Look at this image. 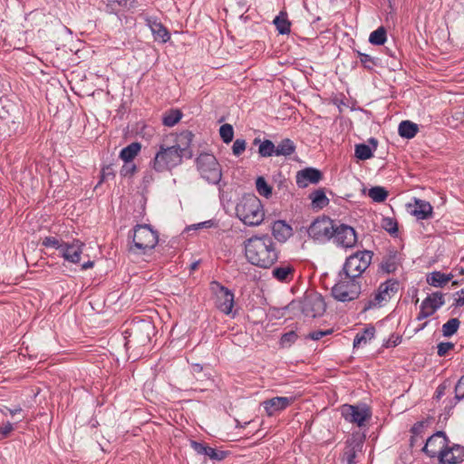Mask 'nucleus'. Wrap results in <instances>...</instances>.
Listing matches in <instances>:
<instances>
[{
    "instance_id": "22",
    "label": "nucleus",
    "mask_w": 464,
    "mask_h": 464,
    "mask_svg": "<svg viewBox=\"0 0 464 464\" xmlns=\"http://www.w3.org/2000/svg\"><path fill=\"white\" fill-rule=\"evenodd\" d=\"M464 459V449L459 445L446 446L440 461L443 464H457Z\"/></svg>"
},
{
    "instance_id": "11",
    "label": "nucleus",
    "mask_w": 464,
    "mask_h": 464,
    "mask_svg": "<svg viewBox=\"0 0 464 464\" xmlns=\"http://www.w3.org/2000/svg\"><path fill=\"white\" fill-rule=\"evenodd\" d=\"M210 289L216 295L217 307L226 314H231L234 306V295L218 282H212Z\"/></svg>"
},
{
    "instance_id": "50",
    "label": "nucleus",
    "mask_w": 464,
    "mask_h": 464,
    "mask_svg": "<svg viewBox=\"0 0 464 464\" xmlns=\"http://www.w3.org/2000/svg\"><path fill=\"white\" fill-rule=\"evenodd\" d=\"M360 61L367 68H370L371 65L373 64L372 57L368 54L360 53Z\"/></svg>"
},
{
    "instance_id": "45",
    "label": "nucleus",
    "mask_w": 464,
    "mask_h": 464,
    "mask_svg": "<svg viewBox=\"0 0 464 464\" xmlns=\"http://www.w3.org/2000/svg\"><path fill=\"white\" fill-rule=\"evenodd\" d=\"M297 339V335L295 332L291 331L285 334L281 337L280 343L283 347L290 346Z\"/></svg>"
},
{
    "instance_id": "25",
    "label": "nucleus",
    "mask_w": 464,
    "mask_h": 464,
    "mask_svg": "<svg viewBox=\"0 0 464 464\" xmlns=\"http://www.w3.org/2000/svg\"><path fill=\"white\" fill-rule=\"evenodd\" d=\"M452 278V275H446L444 273L436 271L427 276V283L435 287H441L450 282Z\"/></svg>"
},
{
    "instance_id": "26",
    "label": "nucleus",
    "mask_w": 464,
    "mask_h": 464,
    "mask_svg": "<svg viewBox=\"0 0 464 464\" xmlns=\"http://www.w3.org/2000/svg\"><path fill=\"white\" fill-rule=\"evenodd\" d=\"M140 150L141 145L139 142H132L121 150L120 158L123 161L133 162V160L138 156Z\"/></svg>"
},
{
    "instance_id": "18",
    "label": "nucleus",
    "mask_w": 464,
    "mask_h": 464,
    "mask_svg": "<svg viewBox=\"0 0 464 464\" xmlns=\"http://www.w3.org/2000/svg\"><path fill=\"white\" fill-rule=\"evenodd\" d=\"M84 244L79 240H73L72 243H63L60 254L68 262L77 264L81 260V254Z\"/></svg>"
},
{
    "instance_id": "4",
    "label": "nucleus",
    "mask_w": 464,
    "mask_h": 464,
    "mask_svg": "<svg viewBox=\"0 0 464 464\" xmlns=\"http://www.w3.org/2000/svg\"><path fill=\"white\" fill-rule=\"evenodd\" d=\"M159 242L158 232L150 226L140 225L135 227L132 235V244L130 251L133 254L141 255L152 250Z\"/></svg>"
},
{
    "instance_id": "13",
    "label": "nucleus",
    "mask_w": 464,
    "mask_h": 464,
    "mask_svg": "<svg viewBox=\"0 0 464 464\" xmlns=\"http://www.w3.org/2000/svg\"><path fill=\"white\" fill-rule=\"evenodd\" d=\"M443 304L444 298L441 293L437 292L430 295L422 301L417 320L421 321L432 315Z\"/></svg>"
},
{
    "instance_id": "47",
    "label": "nucleus",
    "mask_w": 464,
    "mask_h": 464,
    "mask_svg": "<svg viewBox=\"0 0 464 464\" xmlns=\"http://www.w3.org/2000/svg\"><path fill=\"white\" fill-rule=\"evenodd\" d=\"M454 344L452 343L447 342V343H440L438 344V354L440 356H445L449 351L453 349Z\"/></svg>"
},
{
    "instance_id": "41",
    "label": "nucleus",
    "mask_w": 464,
    "mask_h": 464,
    "mask_svg": "<svg viewBox=\"0 0 464 464\" xmlns=\"http://www.w3.org/2000/svg\"><path fill=\"white\" fill-rule=\"evenodd\" d=\"M219 134H220L222 140L225 143L231 142L234 138V129H233L232 125H230L228 123L223 124L219 128Z\"/></svg>"
},
{
    "instance_id": "8",
    "label": "nucleus",
    "mask_w": 464,
    "mask_h": 464,
    "mask_svg": "<svg viewBox=\"0 0 464 464\" xmlns=\"http://www.w3.org/2000/svg\"><path fill=\"white\" fill-rule=\"evenodd\" d=\"M153 332V326L149 322L135 324L131 329L125 343L127 349H130L136 345H146L150 341V334Z\"/></svg>"
},
{
    "instance_id": "17",
    "label": "nucleus",
    "mask_w": 464,
    "mask_h": 464,
    "mask_svg": "<svg viewBox=\"0 0 464 464\" xmlns=\"http://www.w3.org/2000/svg\"><path fill=\"white\" fill-rule=\"evenodd\" d=\"M406 209L417 219L421 220L430 218L433 214V208L430 202L417 198L406 204Z\"/></svg>"
},
{
    "instance_id": "48",
    "label": "nucleus",
    "mask_w": 464,
    "mask_h": 464,
    "mask_svg": "<svg viewBox=\"0 0 464 464\" xmlns=\"http://www.w3.org/2000/svg\"><path fill=\"white\" fill-rule=\"evenodd\" d=\"M331 333H332L331 330H326V331L318 330V331H314V332L310 333L307 335V337L312 340L317 341V340H320L321 338H323L324 336L330 334Z\"/></svg>"
},
{
    "instance_id": "27",
    "label": "nucleus",
    "mask_w": 464,
    "mask_h": 464,
    "mask_svg": "<svg viewBox=\"0 0 464 464\" xmlns=\"http://www.w3.org/2000/svg\"><path fill=\"white\" fill-rule=\"evenodd\" d=\"M398 131L401 137L411 139L418 132V125L410 121H403L400 123Z\"/></svg>"
},
{
    "instance_id": "24",
    "label": "nucleus",
    "mask_w": 464,
    "mask_h": 464,
    "mask_svg": "<svg viewBox=\"0 0 464 464\" xmlns=\"http://www.w3.org/2000/svg\"><path fill=\"white\" fill-rule=\"evenodd\" d=\"M147 24L150 27L155 41L167 43L169 40L170 34L161 23L153 19H148Z\"/></svg>"
},
{
    "instance_id": "61",
    "label": "nucleus",
    "mask_w": 464,
    "mask_h": 464,
    "mask_svg": "<svg viewBox=\"0 0 464 464\" xmlns=\"http://www.w3.org/2000/svg\"><path fill=\"white\" fill-rule=\"evenodd\" d=\"M257 142H260V140H257V139H256V140H255V143H257Z\"/></svg>"
},
{
    "instance_id": "56",
    "label": "nucleus",
    "mask_w": 464,
    "mask_h": 464,
    "mask_svg": "<svg viewBox=\"0 0 464 464\" xmlns=\"http://www.w3.org/2000/svg\"><path fill=\"white\" fill-rule=\"evenodd\" d=\"M108 4L113 5H126L129 0H107Z\"/></svg>"
},
{
    "instance_id": "54",
    "label": "nucleus",
    "mask_w": 464,
    "mask_h": 464,
    "mask_svg": "<svg viewBox=\"0 0 464 464\" xmlns=\"http://www.w3.org/2000/svg\"><path fill=\"white\" fill-rule=\"evenodd\" d=\"M22 411L20 407H17L15 409H9L8 407H4L2 410V412L6 414L7 412L10 413L12 416L15 415L16 413H19Z\"/></svg>"
},
{
    "instance_id": "37",
    "label": "nucleus",
    "mask_w": 464,
    "mask_h": 464,
    "mask_svg": "<svg viewBox=\"0 0 464 464\" xmlns=\"http://www.w3.org/2000/svg\"><path fill=\"white\" fill-rule=\"evenodd\" d=\"M371 44L375 45H382L386 42V31L383 27H379L373 31L369 37Z\"/></svg>"
},
{
    "instance_id": "6",
    "label": "nucleus",
    "mask_w": 464,
    "mask_h": 464,
    "mask_svg": "<svg viewBox=\"0 0 464 464\" xmlns=\"http://www.w3.org/2000/svg\"><path fill=\"white\" fill-rule=\"evenodd\" d=\"M332 288L333 296L340 302H348L356 299L361 293L360 282L343 275Z\"/></svg>"
},
{
    "instance_id": "39",
    "label": "nucleus",
    "mask_w": 464,
    "mask_h": 464,
    "mask_svg": "<svg viewBox=\"0 0 464 464\" xmlns=\"http://www.w3.org/2000/svg\"><path fill=\"white\" fill-rule=\"evenodd\" d=\"M181 112L178 110H173L167 112L163 117V123L165 126L172 127L181 119Z\"/></svg>"
},
{
    "instance_id": "60",
    "label": "nucleus",
    "mask_w": 464,
    "mask_h": 464,
    "mask_svg": "<svg viewBox=\"0 0 464 464\" xmlns=\"http://www.w3.org/2000/svg\"><path fill=\"white\" fill-rule=\"evenodd\" d=\"M104 178H105V176H104V173H102V180H101V182L104 180Z\"/></svg>"
},
{
    "instance_id": "3",
    "label": "nucleus",
    "mask_w": 464,
    "mask_h": 464,
    "mask_svg": "<svg viewBox=\"0 0 464 464\" xmlns=\"http://www.w3.org/2000/svg\"><path fill=\"white\" fill-rule=\"evenodd\" d=\"M236 215L245 225L259 226L265 218V210L260 199L255 195L243 197L236 207Z\"/></svg>"
},
{
    "instance_id": "36",
    "label": "nucleus",
    "mask_w": 464,
    "mask_h": 464,
    "mask_svg": "<svg viewBox=\"0 0 464 464\" xmlns=\"http://www.w3.org/2000/svg\"><path fill=\"white\" fill-rule=\"evenodd\" d=\"M256 188L259 195L268 198L272 195V188L267 184L263 177H258L256 180Z\"/></svg>"
},
{
    "instance_id": "9",
    "label": "nucleus",
    "mask_w": 464,
    "mask_h": 464,
    "mask_svg": "<svg viewBox=\"0 0 464 464\" xmlns=\"http://www.w3.org/2000/svg\"><path fill=\"white\" fill-rule=\"evenodd\" d=\"M334 226L333 221L325 217L315 219L308 229L309 236L316 241L325 242L333 237Z\"/></svg>"
},
{
    "instance_id": "49",
    "label": "nucleus",
    "mask_w": 464,
    "mask_h": 464,
    "mask_svg": "<svg viewBox=\"0 0 464 464\" xmlns=\"http://www.w3.org/2000/svg\"><path fill=\"white\" fill-rule=\"evenodd\" d=\"M456 398H464V375L459 379L455 387Z\"/></svg>"
},
{
    "instance_id": "55",
    "label": "nucleus",
    "mask_w": 464,
    "mask_h": 464,
    "mask_svg": "<svg viewBox=\"0 0 464 464\" xmlns=\"http://www.w3.org/2000/svg\"><path fill=\"white\" fill-rule=\"evenodd\" d=\"M401 337L392 336L388 342V346H396L401 343Z\"/></svg>"
},
{
    "instance_id": "32",
    "label": "nucleus",
    "mask_w": 464,
    "mask_h": 464,
    "mask_svg": "<svg viewBox=\"0 0 464 464\" xmlns=\"http://www.w3.org/2000/svg\"><path fill=\"white\" fill-rule=\"evenodd\" d=\"M310 198L312 200V206L315 208H323L329 202V199L325 196V193L320 189L313 192L310 195Z\"/></svg>"
},
{
    "instance_id": "52",
    "label": "nucleus",
    "mask_w": 464,
    "mask_h": 464,
    "mask_svg": "<svg viewBox=\"0 0 464 464\" xmlns=\"http://www.w3.org/2000/svg\"><path fill=\"white\" fill-rule=\"evenodd\" d=\"M456 299H455V302H456V305L458 306H461L464 304V288L461 289L460 291L457 292L456 293Z\"/></svg>"
},
{
    "instance_id": "12",
    "label": "nucleus",
    "mask_w": 464,
    "mask_h": 464,
    "mask_svg": "<svg viewBox=\"0 0 464 464\" xmlns=\"http://www.w3.org/2000/svg\"><path fill=\"white\" fill-rule=\"evenodd\" d=\"M398 283L393 280H388L380 285L378 290L369 300V307L382 306L387 303L398 291Z\"/></svg>"
},
{
    "instance_id": "51",
    "label": "nucleus",
    "mask_w": 464,
    "mask_h": 464,
    "mask_svg": "<svg viewBox=\"0 0 464 464\" xmlns=\"http://www.w3.org/2000/svg\"><path fill=\"white\" fill-rule=\"evenodd\" d=\"M214 226H215L214 221L208 220V221H204V222H200V223H198L196 225H193L192 227L194 229H198V228H209V227H212Z\"/></svg>"
},
{
    "instance_id": "14",
    "label": "nucleus",
    "mask_w": 464,
    "mask_h": 464,
    "mask_svg": "<svg viewBox=\"0 0 464 464\" xmlns=\"http://www.w3.org/2000/svg\"><path fill=\"white\" fill-rule=\"evenodd\" d=\"M334 242L344 248H350L355 246L357 237L355 230L347 225H340L334 230Z\"/></svg>"
},
{
    "instance_id": "5",
    "label": "nucleus",
    "mask_w": 464,
    "mask_h": 464,
    "mask_svg": "<svg viewBox=\"0 0 464 464\" xmlns=\"http://www.w3.org/2000/svg\"><path fill=\"white\" fill-rule=\"evenodd\" d=\"M196 164L200 176L208 182L218 184L221 180V167L213 154H199L196 159Z\"/></svg>"
},
{
    "instance_id": "31",
    "label": "nucleus",
    "mask_w": 464,
    "mask_h": 464,
    "mask_svg": "<svg viewBox=\"0 0 464 464\" xmlns=\"http://www.w3.org/2000/svg\"><path fill=\"white\" fill-rule=\"evenodd\" d=\"M295 145L289 139L283 140L276 147V156H289L295 151Z\"/></svg>"
},
{
    "instance_id": "23",
    "label": "nucleus",
    "mask_w": 464,
    "mask_h": 464,
    "mask_svg": "<svg viewBox=\"0 0 464 464\" xmlns=\"http://www.w3.org/2000/svg\"><path fill=\"white\" fill-rule=\"evenodd\" d=\"M272 234L274 237L281 242H285L293 235V228L284 220H276L272 225Z\"/></svg>"
},
{
    "instance_id": "40",
    "label": "nucleus",
    "mask_w": 464,
    "mask_h": 464,
    "mask_svg": "<svg viewBox=\"0 0 464 464\" xmlns=\"http://www.w3.org/2000/svg\"><path fill=\"white\" fill-rule=\"evenodd\" d=\"M355 156L361 160H366L372 157V151L368 145L359 144L355 147Z\"/></svg>"
},
{
    "instance_id": "2",
    "label": "nucleus",
    "mask_w": 464,
    "mask_h": 464,
    "mask_svg": "<svg viewBox=\"0 0 464 464\" xmlns=\"http://www.w3.org/2000/svg\"><path fill=\"white\" fill-rule=\"evenodd\" d=\"M245 255L249 263L260 267H269L277 260V250L267 235L256 236L245 241Z\"/></svg>"
},
{
    "instance_id": "15",
    "label": "nucleus",
    "mask_w": 464,
    "mask_h": 464,
    "mask_svg": "<svg viewBox=\"0 0 464 464\" xmlns=\"http://www.w3.org/2000/svg\"><path fill=\"white\" fill-rule=\"evenodd\" d=\"M447 445L448 440L445 434L439 431L427 440L423 451L430 457H438L440 459Z\"/></svg>"
},
{
    "instance_id": "43",
    "label": "nucleus",
    "mask_w": 464,
    "mask_h": 464,
    "mask_svg": "<svg viewBox=\"0 0 464 464\" xmlns=\"http://www.w3.org/2000/svg\"><path fill=\"white\" fill-rule=\"evenodd\" d=\"M382 227L390 234H395L398 231L397 223L391 218H382Z\"/></svg>"
},
{
    "instance_id": "53",
    "label": "nucleus",
    "mask_w": 464,
    "mask_h": 464,
    "mask_svg": "<svg viewBox=\"0 0 464 464\" xmlns=\"http://www.w3.org/2000/svg\"><path fill=\"white\" fill-rule=\"evenodd\" d=\"M13 430V425L10 422H6L0 428V432L5 437Z\"/></svg>"
},
{
    "instance_id": "34",
    "label": "nucleus",
    "mask_w": 464,
    "mask_h": 464,
    "mask_svg": "<svg viewBox=\"0 0 464 464\" xmlns=\"http://www.w3.org/2000/svg\"><path fill=\"white\" fill-rule=\"evenodd\" d=\"M272 274L279 281H288L292 277L293 268L290 266H278L273 269Z\"/></svg>"
},
{
    "instance_id": "7",
    "label": "nucleus",
    "mask_w": 464,
    "mask_h": 464,
    "mask_svg": "<svg viewBox=\"0 0 464 464\" xmlns=\"http://www.w3.org/2000/svg\"><path fill=\"white\" fill-rule=\"evenodd\" d=\"M372 261V253L370 251H361L350 256L343 266V276L356 279L367 269Z\"/></svg>"
},
{
    "instance_id": "1",
    "label": "nucleus",
    "mask_w": 464,
    "mask_h": 464,
    "mask_svg": "<svg viewBox=\"0 0 464 464\" xmlns=\"http://www.w3.org/2000/svg\"><path fill=\"white\" fill-rule=\"evenodd\" d=\"M192 140L193 133L189 130L166 135L150 162V169L158 173L171 171L182 163L183 158H191Z\"/></svg>"
},
{
    "instance_id": "16",
    "label": "nucleus",
    "mask_w": 464,
    "mask_h": 464,
    "mask_svg": "<svg viewBox=\"0 0 464 464\" xmlns=\"http://www.w3.org/2000/svg\"><path fill=\"white\" fill-rule=\"evenodd\" d=\"M325 303L323 296L317 293L307 295L304 301L303 312L307 316L316 317L325 311Z\"/></svg>"
},
{
    "instance_id": "35",
    "label": "nucleus",
    "mask_w": 464,
    "mask_h": 464,
    "mask_svg": "<svg viewBox=\"0 0 464 464\" xmlns=\"http://www.w3.org/2000/svg\"><path fill=\"white\" fill-rule=\"evenodd\" d=\"M258 153L261 157H271L276 155V146L269 140L261 141L258 147Z\"/></svg>"
},
{
    "instance_id": "57",
    "label": "nucleus",
    "mask_w": 464,
    "mask_h": 464,
    "mask_svg": "<svg viewBox=\"0 0 464 464\" xmlns=\"http://www.w3.org/2000/svg\"><path fill=\"white\" fill-rule=\"evenodd\" d=\"M94 263L92 261L85 262L82 265V268L83 270H86L88 268H92L93 266Z\"/></svg>"
},
{
    "instance_id": "42",
    "label": "nucleus",
    "mask_w": 464,
    "mask_h": 464,
    "mask_svg": "<svg viewBox=\"0 0 464 464\" xmlns=\"http://www.w3.org/2000/svg\"><path fill=\"white\" fill-rule=\"evenodd\" d=\"M137 171V166L133 162L124 161L123 166L121 169L120 174L122 177H131Z\"/></svg>"
},
{
    "instance_id": "59",
    "label": "nucleus",
    "mask_w": 464,
    "mask_h": 464,
    "mask_svg": "<svg viewBox=\"0 0 464 464\" xmlns=\"http://www.w3.org/2000/svg\"><path fill=\"white\" fill-rule=\"evenodd\" d=\"M150 180H152V177L151 176H145L144 177V181L145 182H150Z\"/></svg>"
},
{
    "instance_id": "46",
    "label": "nucleus",
    "mask_w": 464,
    "mask_h": 464,
    "mask_svg": "<svg viewBox=\"0 0 464 464\" xmlns=\"http://www.w3.org/2000/svg\"><path fill=\"white\" fill-rule=\"evenodd\" d=\"M43 245L46 247L56 248L61 252V247L63 246V243H60V241L55 237H47L43 240Z\"/></svg>"
},
{
    "instance_id": "33",
    "label": "nucleus",
    "mask_w": 464,
    "mask_h": 464,
    "mask_svg": "<svg viewBox=\"0 0 464 464\" xmlns=\"http://www.w3.org/2000/svg\"><path fill=\"white\" fill-rule=\"evenodd\" d=\"M274 24L279 34H285L290 32V22L285 13H280L275 20Z\"/></svg>"
},
{
    "instance_id": "29",
    "label": "nucleus",
    "mask_w": 464,
    "mask_h": 464,
    "mask_svg": "<svg viewBox=\"0 0 464 464\" xmlns=\"http://www.w3.org/2000/svg\"><path fill=\"white\" fill-rule=\"evenodd\" d=\"M375 330L373 327L366 328L362 333L357 334L353 340V347L358 348L366 344L374 337Z\"/></svg>"
},
{
    "instance_id": "58",
    "label": "nucleus",
    "mask_w": 464,
    "mask_h": 464,
    "mask_svg": "<svg viewBox=\"0 0 464 464\" xmlns=\"http://www.w3.org/2000/svg\"><path fill=\"white\" fill-rule=\"evenodd\" d=\"M427 324H428V323H427V322H425V323L421 324L420 325H419V326L415 329V332H419V331H420V330L424 329V328L426 327Z\"/></svg>"
},
{
    "instance_id": "28",
    "label": "nucleus",
    "mask_w": 464,
    "mask_h": 464,
    "mask_svg": "<svg viewBox=\"0 0 464 464\" xmlns=\"http://www.w3.org/2000/svg\"><path fill=\"white\" fill-rule=\"evenodd\" d=\"M192 449L198 454L208 456L211 459H220L219 454L212 448L197 441H191Z\"/></svg>"
},
{
    "instance_id": "19",
    "label": "nucleus",
    "mask_w": 464,
    "mask_h": 464,
    "mask_svg": "<svg viewBox=\"0 0 464 464\" xmlns=\"http://www.w3.org/2000/svg\"><path fill=\"white\" fill-rule=\"evenodd\" d=\"M321 179V172L313 168L304 169L296 174V183L300 188H306L309 184H316Z\"/></svg>"
},
{
    "instance_id": "10",
    "label": "nucleus",
    "mask_w": 464,
    "mask_h": 464,
    "mask_svg": "<svg viewBox=\"0 0 464 464\" xmlns=\"http://www.w3.org/2000/svg\"><path fill=\"white\" fill-rule=\"evenodd\" d=\"M341 414L348 422L361 427L371 418V411L365 404L349 405L344 404L341 407Z\"/></svg>"
},
{
    "instance_id": "44",
    "label": "nucleus",
    "mask_w": 464,
    "mask_h": 464,
    "mask_svg": "<svg viewBox=\"0 0 464 464\" xmlns=\"http://www.w3.org/2000/svg\"><path fill=\"white\" fill-rule=\"evenodd\" d=\"M246 148V142L245 140L237 139L232 146V151L235 156H240Z\"/></svg>"
},
{
    "instance_id": "38",
    "label": "nucleus",
    "mask_w": 464,
    "mask_h": 464,
    "mask_svg": "<svg viewBox=\"0 0 464 464\" xmlns=\"http://www.w3.org/2000/svg\"><path fill=\"white\" fill-rule=\"evenodd\" d=\"M459 321L457 318L450 319L447 323L442 325V333L444 336L453 335L459 327Z\"/></svg>"
},
{
    "instance_id": "20",
    "label": "nucleus",
    "mask_w": 464,
    "mask_h": 464,
    "mask_svg": "<svg viewBox=\"0 0 464 464\" xmlns=\"http://www.w3.org/2000/svg\"><path fill=\"white\" fill-rule=\"evenodd\" d=\"M294 401L293 398L289 397H274L262 402V405L268 416L274 415L276 412L280 411L288 407Z\"/></svg>"
},
{
    "instance_id": "30",
    "label": "nucleus",
    "mask_w": 464,
    "mask_h": 464,
    "mask_svg": "<svg viewBox=\"0 0 464 464\" xmlns=\"http://www.w3.org/2000/svg\"><path fill=\"white\" fill-rule=\"evenodd\" d=\"M389 192L381 186H375L368 190V196L372 199L373 202L382 203L388 198Z\"/></svg>"
},
{
    "instance_id": "21",
    "label": "nucleus",
    "mask_w": 464,
    "mask_h": 464,
    "mask_svg": "<svg viewBox=\"0 0 464 464\" xmlns=\"http://www.w3.org/2000/svg\"><path fill=\"white\" fill-rule=\"evenodd\" d=\"M362 439L360 437H353L351 440H347L343 455V460L345 461L346 464H354L356 455L362 450Z\"/></svg>"
}]
</instances>
